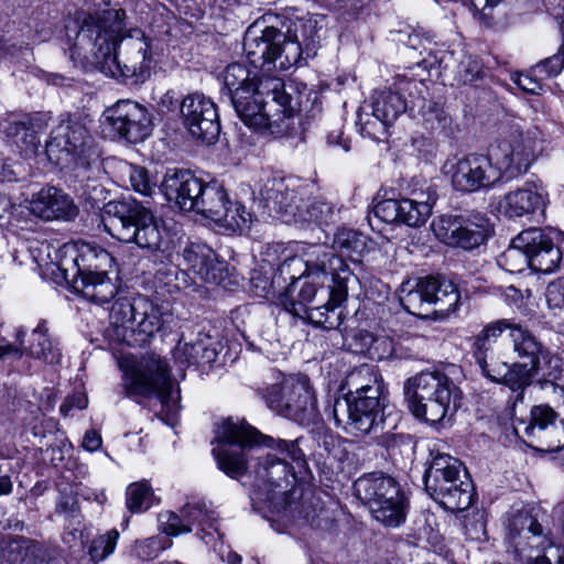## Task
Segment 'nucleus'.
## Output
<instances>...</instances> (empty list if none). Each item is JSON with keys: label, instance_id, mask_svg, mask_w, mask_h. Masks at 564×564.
<instances>
[{"label": "nucleus", "instance_id": "nucleus-1", "mask_svg": "<svg viewBox=\"0 0 564 564\" xmlns=\"http://www.w3.org/2000/svg\"><path fill=\"white\" fill-rule=\"evenodd\" d=\"M216 446L213 455L218 468L231 478H239L248 470V455L258 444L276 448L281 456L265 454L257 456L254 488L251 501L254 511L282 516L293 509L292 488L294 468L288 459L304 466L305 456L299 441L274 440L264 436L245 420L225 419L216 430Z\"/></svg>", "mask_w": 564, "mask_h": 564}, {"label": "nucleus", "instance_id": "nucleus-2", "mask_svg": "<svg viewBox=\"0 0 564 564\" xmlns=\"http://www.w3.org/2000/svg\"><path fill=\"white\" fill-rule=\"evenodd\" d=\"M124 17L121 9H107L78 19L72 57L83 56L102 74L139 85L150 77L153 56L140 29L124 31Z\"/></svg>", "mask_w": 564, "mask_h": 564}, {"label": "nucleus", "instance_id": "nucleus-3", "mask_svg": "<svg viewBox=\"0 0 564 564\" xmlns=\"http://www.w3.org/2000/svg\"><path fill=\"white\" fill-rule=\"evenodd\" d=\"M230 100L246 126L275 135L288 132L297 106L283 79L275 76H260L253 87L237 89Z\"/></svg>", "mask_w": 564, "mask_h": 564}, {"label": "nucleus", "instance_id": "nucleus-4", "mask_svg": "<svg viewBox=\"0 0 564 564\" xmlns=\"http://www.w3.org/2000/svg\"><path fill=\"white\" fill-rule=\"evenodd\" d=\"M102 212L105 227L115 239L151 252L167 248L163 221L143 203L132 197L110 200L104 205Z\"/></svg>", "mask_w": 564, "mask_h": 564}, {"label": "nucleus", "instance_id": "nucleus-5", "mask_svg": "<svg viewBox=\"0 0 564 564\" xmlns=\"http://www.w3.org/2000/svg\"><path fill=\"white\" fill-rule=\"evenodd\" d=\"M113 258L100 246L82 243L76 254L59 265L63 279L76 293L98 305L109 303L118 288L109 278Z\"/></svg>", "mask_w": 564, "mask_h": 564}, {"label": "nucleus", "instance_id": "nucleus-6", "mask_svg": "<svg viewBox=\"0 0 564 564\" xmlns=\"http://www.w3.org/2000/svg\"><path fill=\"white\" fill-rule=\"evenodd\" d=\"M261 195L268 207L289 225L322 227L338 220L339 210L335 204L323 197H308L304 188L291 186L283 180L269 181Z\"/></svg>", "mask_w": 564, "mask_h": 564}, {"label": "nucleus", "instance_id": "nucleus-7", "mask_svg": "<svg viewBox=\"0 0 564 564\" xmlns=\"http://www.w3.org/2000/svg\"><path fill=\"white\" fill-rule=\"evenodd\" d=\"M171 315L148 296L118 299L111 306L110 336L128 346H142L162 330Z\"/></svg>", "mask_w": 564, "mask_h": 564}, {"label": "nucleus", "instance_id": "nucleus-8", "mask_svg": "<svg viewBox=\"0 0 564 564\" xmlns=\"http://www.w3.org/2000/svg\"><path fill=\"white\" fill-rule=\"evenodd\" d=\"M404 397L415 417L435 424L449 411L456 412L462 393L444 372L423 371L405 381Z\"/></svg>", "mask_w": 564, "mask_h": 564}, {"label": "nucleus", "instance_id": "nucleus-9", "mask_svg": "<svg viewBox=\"0 0 564 564\" xmlns=\"http://www.w3.org/2000/svg\"><path fill=\"white\" fill-rule=\"evenodd\" d=\"M303 50L296 35L285 34L274 26L263 23L251 24L243 36V51L251 65L263 70H286L297 65L303 53H308V44Z\"/></svg>", "mask_w": 564, "mask_h": 564}, {"label": "nucleus", "instance_id": "nucleus-10", "mask_svg": "<svg viewBox=\"0 0 564 564\" xmlns=\"http://www.w3.org/2000/svg\"><path fill=\"white\" fill-rule=\"evenodd\" d=\"M123 387L130 397L155 394L162 404L159 413L161 420L170 426L175 425L180 412V392L176 391L174 397L169 364L160 355L148 352L141 356L126 372Z\"/></svg>", "mask_w": 564, "mask_h": 564}, {"label": "nucleus", "instance_id": "nucleus-11", "mask_svg": "<svg viewBox=\"0 0 564 564\" xmlns=\"http://www.w3.org/2000/svg\"><path fill=\"white\" fill-rule=\"evenodd\" d=\"M431 456L423 477L426 492L447 511L468 509L475 491L463 463L449 454L431 452Z\"/></svg>", "mask_w": 564, "mask_h": 564}, {"label": "nucleus", "instance_id": "nucleus-12", "mask_svg": "<svg viewBox=\"0 0 564 564\" xmlns=\"http://www.w3.org/2000/svg\"><path fill=\"white\" fill-rule=\"evenodd\" d=\"M355 495L371 516L387 528H399L406 520L409 499L400 484L382 473H370L354 484Z\"/></svg>", "mask_w": 564, "mask_h": 564}, {"label": "nucleus", "instance_id": "nucleus-13", "mask_svg": "<svg viewBox=\"0 0 564 564\" xmlns=\"http://www.w3.org/2000/svg\"><path fill=\"white\" fill-rule=\"evenodd\" d=\"M50 162L58 166L88 169L99 159L85 120L76 115L62 118L45 143Z\"/></svg>", "mask_w": 564, "mask_h": 564}, {"label": "nucleus", "instance_id": "nucleus-14", "mask_svg": "<svg viewBox=\"0 0 564 564\" xmlns=\"http://www.w3.org/2000/svg\"><path fill=\"white\" fill-rule=\"evenodd\" d=\"M509 540L519 560L527 564H564V549L553 542L551 531L528 512L514 516Z\"/></svg>", "mask_w": 564, "mask_h": 564}, {"label": "nucleus", "instance_id": "nucleus-15", "mask_svg": "<svg viewBox=\"0 0 564 564\" xmlns=\"http://www.w3.org/2000/svg\"><path fill=\"white\" fill-rule=\"evenodd\" d=\"M501 259L509 264V271L521 272L527 267L542 273H551L562 260V249L554 247L550 232L541 228L521 231L511 241Z\"/></svg>", "mask_w": 564, "mask_h": 564}, {"label": "nucleus", "instance_id": "nucleus-16", "mask_svg": "<svg viewBox=\"0 0 564 564\" xmlns=\"http://www.w3.org/2000/svg\"><path fill=\"white\" fill-rule=\"evenodd\" d=\"M400 303L405 311L416 316H427L431 312L452 313L457 308L460 295L454 282L423 276L401 284Z\"/></svg>", "mask_w": 564, "mask_h": 564}, {"label": "nucleus", "instance_id": "nucleus-17", "mask_svg": "<svg viewBox=\"0 0 564 564\" xmlns=\"http://www.w3.org/2000/svg\"><path fill=\"white\" fill-rule=\"evenodd\" d=\"M264 399L271 410L299 424L310 425L318 419L317 400L306 376H290L272 384Z\"/></svg>", "mask_w": 564, "mask_h": 564}, {"label": "nucleus", "instance_id": "nucleus-18", "mask_svg": "<svg viewBox=\"0 0 564 564\" xmlns=\"http://www.w3.org/2000/svg\"><path fill=\"white\" fill-rule=\"evenodd\" d=\"M364 398L343 397L335 399L330 413L337 427L347 434L365 436L376 431L384 421L386 398H378V388L366 390Z\"/></svg>", "mask_w": 564, "mask_h": 564}, {"label": "nucleus", "instance_id": "nucleus-19", "mask_svg": "<svg viewBox=\"0 0 564 564\" xmlns=\"http://www.w3.org/2000/svg\"><path fill=\"white\" fill-rule=\"evenodd\" d=\"M307 269L311 274L328 272L332 275L325 329H336L343 322L340 305L346 301L348 289L350 284L357 282V278L346 262L334 253L324 251L323 248H315L308 254Z\"/></svg>", "mask_w": 564, "mask_h": 564}, {"label": "nucleus", "instance_id": "nucleus-20", "mask_svg": "<svg viewBox=\"0 0 564 564\" xmlns=\"http://www.w3.org/2000/svg\"><path fill=\"white\" fill-rule=\"evenodd\" d=\"M431 228L441 242L464 250L484 245L490 234L489 218L475 210L441 215L433 219Z\"/></svg>", "mask_w": 564, "mask_h": 564}, {"label": "nucleus", "instance_id": "nucleus-21", "mask_svg": "<svg viewBox=\"0 0 564 564\" xmlns=\"http://www.w3.org/2000/svg\"><path fill=\"white\" fill-rule=\"evenodd\" d=\"M443 172L449 177L454 189L460 193L489 189L501 180L500 167L490 150L488 154L470 153L447 160Z\"/></svg>", "mask_w": 564, "mask_h": 564}, {"label": "nucleus", "instance_id": "nucleus-22", "mask_svg": "<svg viewBox=\"0 0 564 564\" xmlns=\"http://www.w3.org/2000/svg\"><path fill=\"white\" fill-rule=\"evenodd\" d=\"M12 337V343L0 344V361H19L23 356L51 365L61 361V348L48 334L46 319H41L30 334L25 326L15 327Z\"/></svg>", "mask_w": 564, "mask_h": 564}, {"label": "nucleus", "instance_id": "nucleus-23", "mask_svg": "<svg viewBox=\"0 0 564 564\" xmlns=\"http://www.w3.org/2000/svg\"><path fill=\"white\" fill-rule=\"evenodd\" d=\"M195 213L232 231L249 228L252 223V214L239 202H230L224 185L216 180L204 183Z\"/></svg>", "mask_w": 564, "mask_h": 564}, {"label": "nucleus", "instance_id": "nucleus-24", "mask_svg": "<svg viewBox=\"0 0 564 564\" xmlns=\"http://www.w3.org/2000/svg\"><path fill=\"white\" fill-rule=\"evenodd\" d=\"M159 523L164 533L173 536L189 533L193 525H198L196 535L206 544L223 536L219 531L217 512L199 500L186 502L180 513L161 512Z\"/></svg>", "mask_w": 564, "mask_h": 564}, {"label": "nucleus", "instance_id": "nucleus-25", "mask_svg": "<svg viewBox=\"0 0 564 564\" xmlns=\"http://www.w3.org/2000/svg\"><path fill=\"white\" fill-rule=\"evenodd\" d=\"M181 120L193 138L214 143L220 133V122L214 101L203 94L194 93L180 104Z\"/></svg>", "mask_w": 564, "mask_h": 564}, {"label": "nucleus", "instance_id": "nucleus-26", "mask_svg": "<svg viewBox=\"0 0 564 564\" xmlns=\"http://www.w3.org/2000/svg\"><path fill=\"white\" fill-rule=\"evenodd\" d=\"M104 118L112 132L129 142H141L152 131V120L147 108L129 99L119 100L107 108Z\"/></svg>", "mask_w": 564, "mask_h": 564}, {"label": "nucleus", "instance_id": "nucleus-27", "mask_svg": "<svg viewBox=\"0 0 564 564\" xmlns=\"http://www.w3.org/2000/svg\"><path fill=\"white\" fill-rule=\"evenodd\" d=\"M534 145V140L523 133L511 134L509 139L491 145L490 151L501 175L507 173L509 177H517L527 173L535 160Z\"/></svg>", "mask_w": 564, "mask_h": 564}, {"label": "nucleus", "instance_id": "nucleus-28", "mask_svg": "<svg viewBox=\"0 0 564 564\" xmlns=\"http://www.w3.org/2000/svg\"><path fill=\"white\" fill-rule=\"evenodd\" d=\"M416 82L405 76H397L393 84L376 90L371 96L372 116L384 123H393L409 107L405 93L411 94Z\"/></svg>", "mask_w": 564, "mask_h": 564}, {"label": "nucleus", "instance_id": "nucleus-29", "mask_svg": "<svg viewBox=\"0 0 564 564\" xmlns=\"http://www.w3.org/2000/svg\"><path fill=\"white\" fill-rule=\"evenodd\" d=\"M29 209L45 221H70L78 215L72 197L55 186H46L34 193L29 200Z\"/></svg>", "mask_w": 564, "mask_h": 564}, {"label": "nucleus", "instance_id": "nucleus-30", "mask_svg": "<svg viewBox=\"0 0 564 564\" xmlns=\"http://www.w3.org/2000/svg\"><path fill=\"white\" fill-rule=\"evenodd\" d=\"M545 206L546 193L542 184L528 181L522 187L503 195L498 204V209L505 217L517 219L543 212Z\"/></svg>", "mask_w": 564, "mask_h": 564}, {"label": "nucleus", "instance_id": "nucleus-31", "mask_svg": "<svg viewBox=\"0 0 564 564\" xmlns=\"http://www.w3.org/2000/svg\"><path fill=\"white\" fill-rule=\"evenodd\" d=\"M204 183L188 170H174L164 176L162 189L169 202H174L182 210L195 212Z\"/></svg>", "mask_w": 564, "mask_h": 564}, {"label": "nucleus", "instance_id": "nucleus-32", "mask_svg": "<svg viewBox=\"0 0 564 564\" xmlns=\"http://www.w3.org/2000/svg\"><path fill=\"white\" fill-rule=\"evenodd\" d=\"M182 258L187 270L198 275L207 283H216L220 272V263L216 260V253L212 248L202 243H191L182 252Z\"/></svg>", "mask_w": 564, "mask_h": 564}, {"label": "nucleus", "instance_id": "nucleus-33", "mask_svg": "<svg viewBox=\"0 0 564 564\" xmlns=\"http://www.w3.org/2000/svg\"><path fill=\"white\" fill-rule=\"evenodd\" d=\"M303 259L289 258L279 264L276 269L271 268V281L274 301L285 307V302L297 289L301 276L299 273L303 269Z\"/></svg>", "mask_w": 564, "mask_h": 564}, {"label": "nucleus", "instance_id": "nucleus-34", "mask_svg": "<svg viewBox=\"0 0 564 564\" xmlns=\"http://www.w3.org/2000/svg\"><path fill=\"white\" fill-rule=\"evenodd\" d=\"M303 259L289 258L279 264L276 269L271 268V281L274 301L285 307V302L297 289L301 276L299 273L303 269Z\"/></svg>", "mask_w": 564, "mask_h": 564}, {"label": "nucleus", "instance_id": "nucleus-35", "mask_svg": "<svg viewBox=\"0 0 564 564\" xmlns=\"http://www.w3.org/2000/svg\"><path fill=\"white\" fill-rule=\"evenodd\" d=\"M218 351L210 337L204 335L193 343L180 339L174 350V359L182 367L205 366L216 361Z\"/></svg>", "mask_w": 564, "mask_h": 564}, {"label": "nucleus", "instance_id": "nucleus-36", "mask_svg": "<svg viewBox=\"0 0 564 564\" xmlns=\"http://www.w3.org/2000/svg\"><path fill=\"white\" fill-rule=\"evenodd\" d=\"M303 269L299 273L301 276V282L297 284V289L293 295L289 297L285 302L284 310L292 314L295 317H304L307 308H310L308 304L313 301L316 295L317 288L313 281L310 279H319L321 276L326 278L329 273L319 272V273H310L307 269V258L303 260Z\"/></svg>", "mask_w": 564, "mask_h": 564}, {"label": "nucleus", "instance_id": "nucleus-37", "mask_svg": "<svg viewBox=\"0 0 564 564\" xmlns=\"http://www.w3.org/2000/svg\"><path fill=\"white\" fill-rule=\"evenodd\" d=\"M509 335L519 362L540 369L545 352L542 344L528 329L514 323Z\"/></svg>", "mask_w": 564, "mask_h": 564}, {"label": "nucleus", "instance_id": "nucleus-38", "mask_svg": "<svg viewBox=\"0 0 564 564\" xmlns=\"http://www.w3.org/2000/svg\"><path fill=\"white\" fill-rule=\"evenodd\" d=\"M315 248H323L326 252H332L336 257H339L344 262L343 256L348 257L352 261H357L367 248V238L361 232L350 229L340 228L336 231L333 240V249L340 253L337 256L334 251L327 250L323 246H314L310 252L306 253L308 257Z\"/></svg>", "mask_w": 564, "mask_h": 564}, {"label": "nucleus", "instance_id": "nucleus-39", "mask_svg": "<svg viewBox=\"0 0 564 564\" xmlns=\"http://www.w3.org/2000/svg\"><path fill=\"white\" fill-rule=\"evenodd\" d=\"M539 369L521 362H513L503 370V375L497 383L508 387L516 392V402L523 401L524 390L532 383L533 378L538 375Z\"/></svg>", "mask_w": 564, "mask_h": 564}, {"label": "nucleus", "instance_id": "nucleus-40", "mask_svg": "<svg viewBox=\"0 0 564 564\" xmlns=\"http://www.w3.org/2000/svg\"><path fill=\"white\" fill-rule=\"evenodd\" d=\"M512 322L507 318L487 323L478 334L474 336L473 355L496 351V344L506 330L511 332Z\"/></svg>", "mask_w": 564, "mask_h": 564}, {"label": "nucleus", "instance_id": "nucleus-41", "mask_svg": "<svg viewBox=\"0 0 564 564\" xmlns=\"http://www.w3.org/2000/svg\"><path fill=\"white\" fill-rule=\"evenodd\" d=\"M356 338L361 343V351L372 360L390 359L397 355L394 341L389 336H375L367 330H360Z\"/></svg>", "mask_w": 564, "mask_h": 564}, {"label": "nucleus", "instance_id": "nucleus-42", "mask_svg": "<svg viewBox=\"0 0 564 564\" xmlns=\"http://www.w3.org/2000/svg\"><path fill=\"white\" fill-rule=\"evenodd\" d=\"M347 383L355 390H349V392L345 397L364 398V394H366V390L377 387L378 398H384L382 379L378 377V375L375 373V371L366 365L352 370L347 378ZM369 393L367 392V395Z\"/></svg>", "mask_w": 564, "mask_h": 564}, {"label": "nucleus", "instance_id": "nucleus-43", "mask_svg": "<svg viewBox=\"0 0 564 564\" xmlns=\"http://www.w3.org/2000/svg\"><path fill=\"white\" fill-rule=\"evenodd\" d=\"M153 500L154 494L147 481L133 482L126 490V506L132 513L148 510Z\"/></svg>", "mask_w": 564, "mask_h": 564}, {"label": "nucleus", "instance_id": "nucleus-44", "mask_svg": "<svg viewBox=\"0 0 564 564\" xmlns=\"http://www.w3.org/2000/svg\"><path fill=\"white\" fill-rule=\"evenodd\" d=\"M421 115L423 126L429 130L444 131L452 123V118L443 106L433 100L422 101Z\"/></svg>", "mask_w": 564, "mask_h": 564}, {"label": "nucleus", "instance_id": "nucleus-45", "mask_svg": "<svg viewBox=\"0 0 564 564\" xmlns=\"http://www.w3.org/2000/svg\"><path fill=\"white\" fill-rule=\"evenodd\" d=\"M258 78H250L249 69L240 63H231L224 70V84L230 93V99L237 89L253 87Z\"/></svg>", "mask_w": 564, "mask_h": 564}, {"label": "nucleus", "instance_id": "nucleus-46", "mask_svg": "<svg viewBox=\"0 0 564 564\" xmlns=\"http://www.w3.org/2000/svg\"><path fill=\"white\" fill-rule=\"evenodd\" d=\"M555 411L549 405H535L530 411V424L525 427L528 436L536 438L556 421Z\"/></svg>", "mask_w": 564, "mask_h": 564}, {"label": "nucleus", "instance_id": "nucleus-47", "mask_svg": "<svg viewBox=\"0 0 564 564\" xmlns=\"http://www.w3.org/2000/svg\"><path fill=\"white\" fill-rule=\"evenodd\" d=\"M564 68V32H563V43L558 47L557 52L552 56H549L544 59L538 62L534 66L531 67V73L539 77L550 79L552 77L557 76Z\"/></svg>", "mask_w": 564, "mask_h": 564}, {"label": "nucleus", "instance_id": "nucleus-48", "mask_svg": "<svg viewBox=\"0 0 564 564\" xmlns=\"http://www.w3.org/2000/svg\"><path fill=\"white\" fill-rule=\"evenodd\" d=\"M473 357L476 365L480 368L481 373L496 383L507 368V362L499 359L497 350L473 355Z\"/></svg>", "mask_w": 564, "mask_h": 564}, {"label": "nucleus", "instance_id": "nucleus-49", "mask_svg": "<svg viewBox=\"0 0 564 564\" xmlns=\"http://www.w3.org/2000/svg\"><path fill=\"white\" fill-rule=\"evenodd\" d=\"M118 539L119 532L116 529L95 538L88 547L91 561L99 562L109 556L115 551Z\"/></svg>", "mask_w": 564, "mask_h": 564}, {"label": "nucleus", "instance_id": "nucleus-50", "mask_svg": "<svg viewBox=\"0 0 564 564\" xmlns=\"http://www.w3.org/2000/svg\"><path fill=\"white\" fill-rule=\"evenodd\" d=\"M249 282L250 292L254 296L274 301L271 281V268L269 270H264V268L252 270Z\"/></svg>", "mask_w": 564, "mask_h": 564}, {"label": "nucleus", "instance_id": "nucleus-51", "mask_svg": "<svg viewBox=\"0 0 564 564\" xmlns=\"http://www.w3.org/2000/svg\"><path fill=\"white\" fill-rule=\"evenodd\" d=\"M129 181L134 192L144 196H151L155 188V183L150 178L145 167L139 165H129Z\"/></svg>", "mask_w": 564, "mask_h": 564}, {"label": "nucleus", "instance_id": "nucleus-52", "mask_svg": "<svg viewBox=\"0 0 564 564\" xmlns=\"http://www.w3.org/2000/svg\"><path fill=\"white\" fill-rule=\"evenodd\" d=\"M165 542L166 541L163 536H150L137 541L132 552L138 558L142 561L152 560L159 556V554L166 547Z\"/></svg>", "mask_w": 564, "mask_h": 564}, {"label": "nucleus", "instance_id": "nucleus-53", "mask_svg": "<svg viewBox=\"0 0 564 564\" xmlns=\"http://www.w3.org/2000/svg\"><path fill=\"white\" fill-rule=\"evenodd\" d=\"M546 452H558L564 447V422L556 421L551 424L543 433L536 435V438Z\"/></svg>", "mask_w": 564, "mask_h": 564}, {"label": "nucleus", "instance_id": "nucleus-54", "mask_svg": "<svg viewBox=\"0 0 564 564\" xmlns=\"http://www.w3.org/2000/svg\"><path fill=\"white\" fill-rule=\"evenodd\" d=\"M405 208H408V213H405L404 225L409 227L424 225L432 214V206L427 202H417L409 198V204Z\"/></svg>", "mask_w": 564, "mask_h": 564}, {"label": "nucleus", "instance_id": "nucleus-55", "mask_svg": "<svg viewBox=\"0 0 564 564\" xmlns=\"http://www.w3.org/2000/svg\"><path fill=\"white\" fill-rule=\"evenodd\" d=\"M372 215L382 223L397 224L399 215L397 199L389 198L377 202L372 207Z\"/></svg>", "mask_w": 564, "mask_h": 564}, {"label": "nucleus", "instance_id": "nucleus-56", "mask_svg": "<svg viewBox=\"0 0 564 564\" xmlns=\"http://www.w3.org/2000/svg\"><path fill=\"white\" fill-rule=\"evenodd\" d=\"M358 122L361 134L376 141H380L386 135L388 127L391 126V123H384L373 116L372 119L367 118L364 120L362 116L359 115Z\"/></svg>", "mask_w": 564, "mask_h": 564}, {"label": "nucleus", "instance_id": "nucleus-57", "mask_svg": "<svg viewBox=\"0 0 564 564\" xmlns=\"http://www.w3.org/2000/svg\"><path fill=\"white\" fill-rule=\"evenodd\" d=\"M546 301L551 307H562L564 305V278H558L549 284Z\"/></svg>", "mask_w": 564, "mask_h": 564}, {"label": "nucleus", "instance_id": "nucleus-58", "mask_svg": "<svg viewBox=\"0 0 564 564\" xmlns=\"http://www.w3.org/2000/svg\"><path fill=\"white\" fill-rule=\"evenodd\" d=\"M88 399L85 393L76 392L72 395H68L64 402L59 406V412L62 415L67 416L69 412L74 409L83 410L87 406Z\"/></svg>", "mask_w": 564, "mask_h": 564}, {"label": "nucleus", "instance_id": "nucleus-59", "mask_svg": "<svg viewBox=\"0 0 564 564\" xmlns=\"http://www.w3.org/2000/svg\"><path fill=\"white\" fill-rule=\"evenodd\" d=\"M543 80L545 79L539 78L530 72L528 75H520L516 83L525 93L540 94Z\"/></svg>", "mask_w": 564, "mask_h": 564}, {"label": "nucleus", "instance_id": "nucleus-60", "mask_svg": "<svg viewBox=\"0 0 564 564\" xmlns=\"http://www.w3.org/2000/svg\"><path fill=\"white\" fill-rule=\"evenodd\" d=\"M56 511L58 513H67L72 518H76L79 511L76 497L62 494L56 505Z\"/></svg>", "mask_w": 564, "mask_h": 564}, {"label": "nucleus", "instance_id": "nucleus-61", "mask_svg": "<svg viewBox=\"0 0 564 564\" xmlns=\"http://www.w3.org/2000/svg\"><path fill=\"white\" fill-rule=\"evenodd\" d=\"M14 130L17 134L22 133V142L25 144V149H32L36 152L37 147L40 144V139L36 135L35 131H30L26 129V123L20 122L14 126Z\"/></svg>", "mask_w": 564, "mask_h": 564}, {"label": "nucleus", "instance_id": "nucleus-62", "mask_svg": "<svg viewBox=\"0 0 564 564\" xmlns=\"http://www.w3.org/2000/svg\"><path fill=\"white\" fill-rule=\"evenodd\" d=\"M326 310H327V303L322 306L310 307V308H307V312L305 313L304 317H301V318L307 319L316 327H321V328L325 329L326 328V314H325Z\"/></svg>", "mask_w": 564, "mask_h": 564}, {"label": "nucleus", "instance_id": "nucleus-63", "mask_svg": "<svg viewBox=\"0 0 564 564\" xmlns=\"http://www.w3.org/2000/svg\"><path fill=\"white\" fill-rule=\"evenodd\" d=\"M101 444V435L97 431L89 430L85 433L82 445L86 451L95 452L100 448Z\"/></svg>", "mask_w": 564, "mask_h": 564}, {"label": "nucleus", "instance_id": "nucleus-64", "mask_svg": "<svg viewBox=\"0 0 564 564\" xmlns=\"http://www.w3.org/2000/svg\"><path fill=\"white\" fill-rule=\"evenodd\" d=\"M46 126V116L43 113H36L35 116L31 117L29 120V129L30 131L34 130L35 133H37L43 127Z\"/></svg>", "mask_w": 564, "mask_h": 564}]
</instances>
